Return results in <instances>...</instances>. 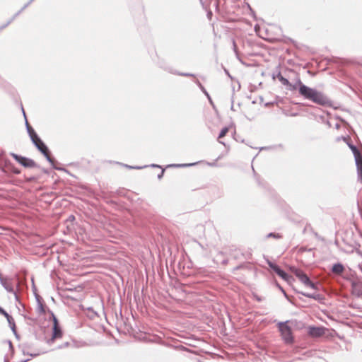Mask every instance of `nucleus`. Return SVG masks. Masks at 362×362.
<instances>
[{"label": "nucleus", "mask_w": 362, "mask_h": 362, "mask_svg": "<svg viewBox=\"0 0 362 362\" xmlns=\"http://www.w3.org/2000/svg\"><path fill=\"white\" fill-rule=\"evenodd\" d=\"M299 94L305 100L322 106H331L332 100L322 92L305 86L301 81H298Z\"/></svg>", "instance_id": "obj_1"}, {"label": "nucleus", "mask_w": 362, "mask_h": 362, "mask_svg": "<svg viewBox=\"0 0 362 362\" xmlns=\"http://www.w3.org/2000/svg\"><path fill=\"white\" fill-rule=\"evenodd\" d=\"M287 322L288 321L279 322L278 327L284 341L286 344H292L294 341V338L292 334L291 328L287 325Z\"/></svg>", "instance_id": "obj_2"}, {"label": "nucleus", "mask_w": 362, "mask_h": 362, "mask_svg": "<svg viewBox=\"0 0 362 362\" xmlns=\"http://www.w3.org/2000/svg\"><path fill=\"white\" fill-rule=\"evenodd\" d=\"M31 141L35 146V147L38 149V151H40L44 155L47 160L52 165H54V159L50 156L49 151L47 146L41 140V139L38 136H37L35 138H32Z\"/></svg>", "instance_id": "obj_3"}, {"label": "nucleus", "mask_w": 362, "mask_h": 362, "mask_svg": "<svg viewBox=\"0 0 362 362\" xmlns=\"http://www.w3.org/2000/svg\"><path fill=\"white\" fill-rule=\"evenodd\" d=\"M291 271L294 273L296 277L306 286L310 287L313 289H316V285L311 281L310 278L306 274H305L302 270L297 269L296 267H291Z\"/></svg>", "instance_id": "obj_4"}, {"label": "nucleus", "mask_w": 362, "mask_h": 362, "mask_svg": "<svg viewBox=\"0 0 362 362\" xmlns=\"http://www.w3.org/2000/svg\"><path fill=\"white\" fill-rule=\"evenodd\" d=\"M10 155L21 165L25 168H35L37 166L36 163L28 158L18 155L14 153H11Z\"/></svg>", "instance_id": "obj_5"}, {"label": "nucleus", "mask_w": 362, "mask_h": 362, "mask_svg": "<svg viewBox=\"0 0 362 362\" xmlns=\"http://www.w3.org/2000/svg\"><path fill=\"white\" fill-rule=\"evenodd\" d=\"M53 318V327H52V338L47 341L48 344H52L55 339L60 338L62 336V331L59 325L58 320L53 313H51Z\"/></svg>", "instance_id": "obj_6"}, {"label": "nucleus", "mask_w": 362, "mask_h": 362, "mask_svg": "<svg viewBox=\"0 0 362 362\" xmlns=\"http://www.w3.org/2000/svg\"><path fill=\"white\" fill-rule=\"evenodd\" d=\"M278 80L284 85L286 86L288 90L293 91L298 90L300 85H298V81H301L300 78L297 76L296 78V82L294 83H291L287 78H284L281 73H279L276 76Z\"/></svg>", "instance_id": "obj_7"}, {"label": "nucleus", "mask_w": 362, "mask_h": 362, "mask_svg": "<svg viewBox=\"0 0 362 362\" xmlns=\"http://www.w3.org/2000/svg\"><path fill=\"white\" fill-rule=\"evenodd\" d=\"M267 263L268 264L269 267L277 274L279 275L282 279H284L286 281H290V280L292 279L291 276H289L287 273H286L284 270H282L279 266L273 263L269 259H267Z\"/></svg>", "instance_id": "obj_8"}, {"label": "nucleus", "mask_w": 362, "mask_h": 362, "mask_svg": "<svg viewBox=\"0 0 362 362\" xmlns=\"http://www.w3.org/2000/svg\"><path fill=\"white\" fill-rule=\"evenodd\" d=\"M356 165L358 180L362 182V156L361 155H356Z\"/></svg>", "instance_id": "obj_9"}, {"label": "nucleus", "mask_w": 362, "mask_h": 362, "mask_svg": "<svg viewBox=\"0 0 362 362\" xmlns=\"http://www.w3.org/2000/svg\"><path fill=\"white\" fill-rule=\"evenodd\" d=\"M34 0H30L24 6L17 12L5 25L0 27V30L7 27L24 9H25Z\"/></svg>", "instance_id": "obj_10"}, {"label": "nucleus", "mask_w": 362, "mask_h": 362, "mask_svg": "<svg viewBox=\"0 0 362 362\" xmlns=\"http://www.w3.org/2000/svg\"><path fill=\"white\" fill-rule=\"evenodd\" d=\"M324 333L323 329L321 327H311L309 328L308 334L312 337H320Z\"/></svg>", "instance_id": "obj_11"}, {"label": "nucleus", "mask_w": 362, "mask_h": 362, "mask_svg": "<svg viewBox=\"0 0 362 362\" xmlns=\"http://www.w3.org/2000/svg\"><path fill=\"white\" fill-rule=\"evenodd\" d=\"M12 163L7 159L2 153H0V165H2V171L5 172L4 168H8Z\"/></svg>", "instance_id": "obj_12"}, {"label": "nucleus", "mask_w": 362, "mask_h": 362, "mask_svg": "<svg viewBox=\"0 0 362 362\" xmlns=\"http://www.w3.org/2000/svg\"><path fill=\"white\" fill-rule=\"evenodd\" d=\"M23 110V115H24V117L25 118V125H26V129H27V132L30 137V139H32V138H35L37 134L35 133V132L34 131V129L30 126V124H28L27 119H26V117H25V112H24V110Z\"/></svg>", "instance_id": "obj_13"}, {"label": "nucleus", "mask_w": 362, "mask_h": 362, "mask_svg": "<svg viewBox=\"0 0 362 362\" xmlns=\"http://www.w3.org/2000/svg\"><path fill=\"white\" fill-rule=\"evenodd\" d=\"M344 270V267L342 264L337 263L332 266V271L336 274H341Z\"/></svg>", "instance_id": "obj_14"}, {"label": "nucleus", "mask_w": 362, "mask_h": 362, "mask_svg": "<svg viewBox=\"0 0 362 362\" xmlns=\"http://www.w3.org/2000/svg\"><path fill=\"white\" fill-rule=\"evenodd\" d=\"M300 293L305 297H308V298H312L314 300H319L322 299V296L319 293H305V292H300Z\"/></svg>", "instance_id": "obj_15"}, {"label": "nucleus", "mask_w": 362, "mask_h": 362, "mask_svg": "<svg viewBox=\"0 0 362 362\" xmlns=\"http://www.w3.org/2000/svg\"><path fill=\"white\" fill-rule=\"evenodd\" d=\"M196 83L197 84V86L200 88V89L202 90V91L206 95V97L208 98L209 100L210 101V103H211L212 101H211V99L209 95V93H207V91L206 90V89L204 88V87L202 85V83L197 80L196 81Z\"/></svg>", "instance_id": "obj_16"}, {"label": "nucleus", "mask_w": 362, "mask_h": 362, "mask_svg": "<svg viewBox=\"0 0 362 362\" xmlns=\"http://www.w3.org/2000/svg\"><path fill=\"white\" fill-rule=\"evenodd\" d=\"M7 170L16 175H18L21 173V170L16 168L13 163L7 168Z\"/></svg>", "instance_id": "obj_17"}, {"label": "nucleus", "mask_w": 362, "mask_h": 362, "mask_svg": "<svg viewBox=\"0 0 362 362\" xmlns=\"http://www.w3.org/2000/svg\"><path fill=\"white\" fill-rule=\"evenodd\" d=\"M196 163H184V164H172L168 165L169 167H175V168H185V167H189L194 165Z\"/></svg>", "instance_id": "obj_18"}, {"label": "nucleus", "mask_w": 362, "mask_h": 362, "mask_svg": "<svg viewBox=\"0 0 362 362\" xmlns=\"http://www.w3.org/2000/svg\"><path fill=\"white\" fill-rule=\"evenodd\" d=\"M7 321L12 331L14 332L15 334H16V325L13 318L11 317V318L8 319Z\"/></svg>", "instance_id": "obj_19"}, {"label": "nucleus", "mask_w": 362, "mask_h": 362, "mask_svg": "<svg viewBox=\"0 0 362 362\" xmlns=\"http://www.w3.org/2000/svg\"><path fill=\"white\" fill-rule=\"evenodd\" d=\"M228 127H223V128L221 130V132H220V133H219L218 139H221V138H222V137L225 136H226V134L228 133Z\"/></svg>", "instance_id": "obj_20"}, {"label": "nucleus", "mask_w": 362, "mask_h": 362, "mask_svg": "<svg viewBox=\"0 0 362 362\" xmlns=\"http://www.w3.org/2000/svg\"><path fill=\"white\" fill-rule=\"evenodd\" d=\"M23 355H29L32 357H36L40 354V353H39V352L30 354L28 352H26L24 349H23Z\"/></svg>", "instance_id": "obj_21"}, {"label": "nucleus", "mask_w": 362, "mask_h": 362, "mask_svg": "<svg viewBox=\"0 0 362 362\" xmlns=\"http://www.w3.org/2000/svg\"><path fill=\"white\" fill-rule=\"evenodd\" d=\"M267 237L268 238L273 237V238H280L281 235L279 233H269L267 235Z\"/></svg>", "instance_id": "obj_22"}, {"label": "nucleus", "mask_w": 362, "mask_h": 362, "mask_svg": "<svg viewBox=\"0 0 362 362\" xmlns=\"http://www.w3.org/2000/svg\"><path fill=\"white\" fill-rule=\"evenodd\" d=\"M351 148L353 151L355 158H356V155H360V153L358 152V149L356 148V147L355 146H351Z\"/></svg>", "instance_id": "obj_23"}, {"label": "nucleus", "mask_w": 362, "mask_h": 362, "mask_svg": "<svg viewBox=\"0 0 362 362\" xmlns=\"http://www.w3.org/2000/svg\"><path fill=\"white\" fill-rule=\"evenodd\" d=\"M174 74H177V75H180V76H194V74H189V73H180V72H175Z\"/></svg>", "instance_id": "obj_24"}, {"label": "nucleus", "mask_w": 362, "mask_h": 362, "mask_svg": "<svg viewBox=\"0 0 362 362\" xmlns=\"http://www.w3.org/2000/svg\"><path fill=\"white\" fill-rule=\"evenodd\" d=\"M232 42H233V51L238 55V48H237V45H236L235 41L234 40H233Z\"/></svg>", "instance_id": "obj_25"}, {"label": "nucleus", "mask_w": 362, "mask_h": 362, "mask_svg": "<svg viewBox=\"0 0 362 362\" xmlns=\"http://www.w3.org/2000/svg\"><path fill=\"white\" fill-rule=\"evenodd\" d=\"M125 167L127 168H130V169H141L143 168H145L146 166L140 167V166H131V165H125Z\"/></svg>", "instance_id": "obj_26"}, {"label": "nucleus", "mask_w": 362, "mask_h": 362, "mask_svg": "<svg viewBox=\"0 0 362 362\" xmlns=\"http://www.w3.org/2000/svg\"><path fill=\"white\" fill-rule=\"evenodd\" d=\"M38 310L40 313H45V308L43 307V305L40 303L39 305H38Z\"/></svg>", "instance_id": "obj_27"}, {"label": "nucleus", "mask_w": 362, "mask_h": 362, "mask_svg": "<svg viewBox=\"0 0 362 362\" xmlns=\"http://www.w3.org/2000/svg\"><path fill=\"white\" fill-rule=\"evenodd\" d=\"M2 315L6 318V320L11 317V316L6 310Z\"/></svg>", "instance_id": "obj_28"}, {"label": "nucleus", "mask_w": 362, "mask_h": 362, "mask_svg": "<svg viewBox=\"0 0 362 362\" xmlns=\"http://www.w3.org/2000/svg\"><path fill=\"white\" fill-rule=\"evenodd\" d=\"M2 315L6 318V320L11 317V316L6 310Z\"/></svg>", "instance_id": "obj_29"}, {"label": "nucleus", "mask_w": 362, "mask_h": 362, "mask_svg": "<svg viewBox=\"0 0 362 362\" xmlns=\"http://www.w3.org/2000/svg\"><path fill=\"white\" fill-rule=\"evenodd\" d=\"M2 315L6 318V320L11 317V316L6 310Z\"/></svg>", "instance_id": "obj_30"}, {"label": "nucleus", "mask_w": 362, "mask_h": 362, "mask_svg": "<svg viewBox=\"0 0 362 362\" xmlns=\"http://www.w3.org/2000/svg\"><path fill=\"white\" fill-rule=\"evenodd\" d=\"M164 174V170H162V171L158 175V178L161 179V177L163 176Z\"/></svg>", "instance_id": "obj_31"}, {"label": "nucleus", "mask_w": 362, "mask_h": 362, "mask_svg": "<svg viewBox=\"0 0 362 362\" xmlns=\"http://www.w3.org/2000/svg\"><path fill=\"white\" fill-rule=\"evenodd\" d=\"M69 342H66L64 344L59 346V349H62V348H64V347L68 346H69Z\"/></svg>", "instance_id": "obj_32"}, {"label": "nucleus", "mask_w": 362, "mask_h": 362, "mask_svg": "<svg viewBox=\"0 0 362 362\" xmlns=\"http://www.w3.org/2000/svg\"><path fill=\"white\" fill-rule=\"evenodd\" d=\"M358 268L359 269V270L362 273V265L361 264H358Z\"/></svg>", "instance_id": "obj_33"}, {"label": "nucleus", "mask_w": 362, "mask_h": 362, "mask_svg": "<svg viewBox=\"0 0 362 362\" xmlns=\"http://www.w3.org/2000/svg\"><path fill=\"white\" fill-rule=\"evenodd\" d=\"M5 312V310L3 309L1 307L0 308V314H3Z\"/></svg>", "instance_id": "obj_34"}, {"label": "nucleus", "mask_w": 362, "mask_h": 362, "mask_svg": "<svg viewBox=\"0 0 362 362\" xmlns=\"http://www.w3.org/2000/svg\"><path fill=\"white\" fill-rule=\"evenodd\" d=\"M357 254L362 257V252L361 250H357Z\"/></svg>", "instance_id": "obj_35"}, {"label": "nucleus", "mask_w": 362, "mask_h": 362, "mask_svg": "<svg viewBox=\"0 0 362 362\" xmlns=\"http://www.w3.org/2000/svg\"><path fill=\"white\" fill-rule=\"evenodd\" d=\"M151 166L153 167V168H160L159 165H156V164H152Z\"/></svg>", "instance_id": "obj_36"}, {"label": "nucleus", "mask_w": 362, "mask_h": 362, "mask_svg": "<svg viewBox=\"0 0 362 362\" xmlns=\"http://www.w3.org/2000/svg\"><path fill=\"white\" fill-rule=\"evenodd\" d=\"M8 344H9V347H10L11 349H13L12 343H11V341H8Z\"/></svg>", "instance_id": "obj_37"}, {"label": "nucleus", "mask_w": 362, "mask_h": 362, "mask_svg": "<svg viewBox=\"0 0 362 362\" xmlns=\"http://www.w3.org/2000/svg\"><path fill=\"white\" fill-rule=\"evenodd\" d=\"M199 1L200 4H201L202 6H204V4L203 0H199Z\"/></svg>", "instance_id": "obj_38"}, {"label": "nucleus", "mask_w": 362, "mask_h": 362, "mask_svg": "<svg viewBox=\"0 0 362 362\" xmlns=\"http://www.w3.org/2000/svg\"><path fill=\"white\" fill-rule=\"evenodd\" d=\"M225 71H226V74H227V75H228L230 76V74H229L228 71L227 70H225Z\"/></svg>", "instance_id": "obj_39"}, {"label": "nucleus", "mask_w": 362, "mask_h": 362, "mask_svg": "<svg viewBox=\"0 0 362 362\" xmlns=\"http://www.w3.org/2000/svg\"><path fill=\"white\" fill-rule=\"evenodd\" d=\"M281 290L282 291V292L284 293V294L285 296H286V292H285V291H284L281 288Z\"/></svg>", "instance_id": "obj_40"}]
</instances>
